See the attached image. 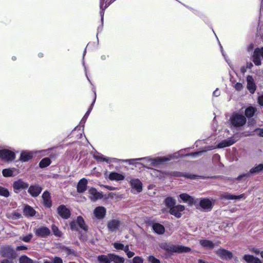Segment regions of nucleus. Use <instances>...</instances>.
I'll list each match as a JSON object with an SVG mask.
<instances>
[{"label":"nucleus","mask_w":263,"mask_h":263,"mask_svg":"<svg viewBox=\"0 0 263 263\" xmlns=\"http://www.w3.org/2000/svg\"><path fill=\"white\" fill-rule=\"evenodd\" d=\"M242 258L247 263H262L259 258L249 254H245Z\"/></svg>","instance_id":"obj_19"},{"label":"nucleus","mask_w":263,"mask_h":263,"mask_svg":"<svg viewBox=\"0 0 263 263\" xmlns=\"http://www.w3.org/2000/svg\"><path fill=\"white\" fill-rule=\"evenodd\" d=\"M42 189L39 185H31L28 189L29 193L33 197L37 196L41 192Z\"/></svg>","instance_id":"obj_17"},{"label":"nucleus","mask_w":263,"mask_h":263,"mask_svg":"<svg viewBox=\"0 0 263 263\" xmlns=\"http://www.w3.org/2000/svg\"><path fill=\"white\" fill-rule=\"evenodd\" d=\"M216 254L223 259H230L233 257V254L231 252L222 248L218 249L216 251Z\"/></svg>","instance_id":"obj_12"},{"label":"nucleus","mask_w":263,"mask_h":263,"mask_svg":"<svg viewBox=\"0 0 263 263\" xmlns=\"http://www.w3.org/2000/svg\"><path fill=\"white\" fill-rule=\"evenodd\" d=\"M58 213L64 219H68L70 216V210L64 205H61L58 208Z\"/></svg>","instance_id":"obj_11"},{"label":"nucleus","mask_w":263,"mask_h":263,"mask_svg":"<svg viewBox=\"0 0 263 263\" xmlns=\"http://www.w3.org/2000/svg\"><path fill=\"white\" fill-rule=\"evenodd\" d=\"M76 222H77L72 221L70 223V228L71 230H77Z\"/></svg>","instance_id":"obj_47"},{"label":"nucleus","mask_w":263,"mask_h":263,"mask_svg":"<svg viewBox=\"0 0 263 263\" xmlns=\"http://www.w3.org/2000/svg\"><path fill=\"white\" fill-rule=\"evenodd\" d=\"M42 198L44 205L47 207H50L51 205V202L49 193L47 191L44 192L42 195Z\"/></svg>","instance_id":"obj_25"},{"label":"nucleus","mask_w":263,"mask_h":263,"mask_svg":"<svg viewBox=\"0 0 263 263\" xmlns=\"http://www.w3.org/2000/svg\"><path fill=\"white\" fill-rule=\"evenodd\" d=\"M36 152H28V151H24L21 153V160L24 162L30 160L33 155L36 153Z\"/></svg>","instance_id":"obj_22"},{"label":"nucleus","mask_w":263,"mask_h":263,"mask_svg":"<svg viewBox=\"0 0 263 263\" xmlns=\"http://www.w3.org/2000/svg\"><path fill=\"white\" fill-rule=\"evenodd\" d=\"M77 223L80 227L85 231H87V227L86 226L83 218L81 216H79L77 219Z\"/></svg>","instance_id":"obj_32"},{"label":"nucleus","mask_w":263,"mask_h":263,"mask_svg":"<svg viewBox=\"0 0 263 263\" xmlns=\"http://www.w3.org/2000/svg\"><path fill=\"white\" fill-rule=\"evenodd\" d=\"M213 95L216 97L219 96L220 95V92L218 89H216L214 91Z\"/></svg>","instance_id":"obj_56"},{"label":"nucleus","mask_w":263,"mask_h":263,"mask_svg":"<svg viewBox=\"0 0 263 263\" xmlns=\"http://www.w3.org/2000/svg\"><path fill=\"white\" fill-rule=\"evenodd\" d=\"M235 142V141L232 139L224 140L220 142L217 145L209 146L207 147V148L203 151L205 152L215 149L216 148H223L227 146H229L234 144Z\"/></svg>","instance_id":"obj_5"},{"label":"nucleus","mask_w":263,"mask_h":263,"mask_svg":"<svg viewBox=\"0 0 263 263\" xmlns=\"http://www.w3.org/2000/svg\"><path fill=\"white\" fill-rule=\"evenodd\" d=\"M114 247L117 250H122L123 249V245L119 242H115L113 244Z\"/></svg>","instance_id":"obj_44"},{"label":"nucleus","mask_w":263,"mask_h":263,"mask_svg":"<svg viewBox=\"0 0 263 263\" xmlns=\"http://www.w3.org/2000/svg\"><path fill=\"white\" fill-rule=\"evenodd\" d=\"M110 254V262H114V263H123L124 259L119 256L116 255L114 254Z\"/></svg>","instance_id":"obj_28"},{"label":"nucleus","mask_w":263,"mask_h":263,"mask_svg":"<svg viewBox=\"0 0 263 263\" xmlns=\"http://www.w3.org/2000/svg\"><path fill=\"white\" fill-rule=\"evenodd\" d=\"M243 86L241 83H237L235 85V88L237 90H240L242 88Z\"/></svg>","instance_id":"obj_45"},{"label":"nucleus","mask_w":263,"mask_h":263,"mask_svg":"<svg viewBox=\"0 0 263 263\" xmlns=\"http://www.w3.org/2000/svg\"><path fill=\"white\" fill-rule=\"evenodd\" d=\"M33 231L35 235L41 237H45L50 234V230L46 227L35 228Z\"/></svg>","instance_id":"obj_7"},{"label":"nucleus","mask_w":263,"mask_h":263,"mask_svg":"<svg viewBox=\"0 0 263 263\" xmlns=\"http://www.w3.org/2000/svg\"><path fill=\"white\" fill-rule=\"evenodd\" d=\"M35 210L29 205H26L24 209V214L26 216H33L35 214Z\"/></svg>","instance_id":"obj_27"},{"label":"nucleus","mask_w":263,"mask_h":263,"mask_svg":"<svg viewBox=\"0 0 263 263\" xmlns=\"http://www.w3.org/2000/svg\"><path fill=\"white\" fill-rule=\"evenodd\" d=\"M28 186V183L24 181L22 179H18L14 181L13 184V190L16 193H19L22 190L27 189Z\"/></svg>","instance_id":"obj_6"},{"label":"nucleus","mask_w":263,"mask_h":263,"mask_svg":"<svg viewBox=\"0 0 263 263\" xmlns=\"http://www.w3.org/2000/svg\"><path fill=\"white\" fill-rule=\"evenodd\" d=\"M120 222L117 219H113L108 221L107 228L109 231L115 232L119 230L120 226Z\"/></svg>","instance_id":"obj_13"},{"label":"nucleus","mask_w":263,"mask_h":263,"mask_svg":"<svg viewBox=\"0 0 263 263\" xmlns=\"http://www.w3.org/2000/svg\"><path fill=\"white\" fill-rule=\"evenodd\" d=\"M147 259L148 263H161L160 260L153 255L148 256Z\"/></svg>","instance_id":"obj_40"},{"label":"nucleus","mask_w":263,"mask_h":263,"mask_svg":"<svg viewBox=\"0 0 263 263\" xmlns=\"http://www.w3.org/2000/svg\"><path fill=\"white\" fill-rule=\"evenodd\" d=\"M97 258L100 263H110V254L108 255H99Z\"/></svg>","instance_id":"obj_29"},{"label":"nucleus","mask_w":263,"mask_h":263,"mask_svg":"<svg viewBox=\"0 0 263 263\" xmlns=\"http://www.w3.org/2000/svg\"><path fill=\"white\" fill-rule=\"evenodd\" d=\"M185 210V207L182 205H177L172 207L170 210V213L177 218H180L181 215V212Z\"/></svg>","instance_id":"obj_9"},{"label":"nucleus","mask_w":263,"mask_h":263,"mask_svg":"<svg viewBox=\"0 0 263 263\" xmlns=\"http://www.w3.org/2000/svg\"><path fill=\"white\" fill-rule=\"evenodd\" d=\"M256 109L253 106H249L245 110V115L248 118H250L253 116Z\"/></svg>","instance_id":"obj_30"},{"label":"nucleus","mask_w":263,"mask_h":263,"mask_svg":"<svg viewBox=\"0 0 263 263\" xmlns=\"http://www.w3.org/2000/svg\"><path fill=\"white\" fill-rule=\"evenodd\" d=\"M258 102L260 105H263V95L259 96L258 98Z\"/></svg>","instance_id":"obj_48"},{"label":"nucleus","mask_w":263,"mask_h":263,"mask_svg":"<svg viewBox=\"0 0 263 263\" xmlns=\"http://www.w3.org/2000/svg\"><path fill=\"white\" fill-rule=\"evenodd\" d=\"M248 176V175L247 174H243V175H239L238 178H237V179L238 180H240L243 177H247Z\"/></svg>","instance_id":"obj_57"},{"label":"nucleus","mask_w":263,"mask_h":263,"mask_svg":"<svg viewBox=\"0 0 263 263\" xmlns=\"http://www.w3.org/2000/svg\"><path fill=\"white\" fill-rule=\"evenodd\" d=\"M43 263H51L48 260H44Z\"/></svg>","instance_id":"obj_64"},{"label":"nucleus","mask_w":263,"mask_h":263,"mask_svg":"<svg viewBox=\"0 0 263 263\" xmlns=\"http://www.w3.org/2000/svg\"><path fill=\"white\" fill-rule=\"evenodd\" d=\"M10 195V193L8 189L0 186V196L8 197Z\"/></svg>","instance_id":"obj_37"},{"label":"nucleus","mask_w":263,"mask_h":263,"mask_svg":"<svg viewBox=\"0 0 263 263\" xmlns=\"http://www.w3.org/2000/svg\"><path fill=\"white\" fill-rule=\"evenodd\" d=\"M133 263H143V259L140 257H135L133 259Z\"/></svg>","instance_id":"obj_43"},{"label":"nucleus","mask_w":263,"mask_h":263,"mask_svg":"<svg viewBox=\"0 0 263 263\" xmlns=\"http://www.w3.org/2000/svg\"><path fill=\"white\" fill-rule=\"evenodd\" d=\"M179 154L176 153L173 155H170L168 157H163L157 158H152L150 157H145L138 159V160H142L144 161V163L147 167L152 166H157L163 163L165 161H169L173 158H177Z\"/></svg>","instance_id":"obj_1"},{"label":"nucleus","mask_w":263,"mask_h":263,"mask_svg":"<svg viewBox=\"0 0 263 263\" xmlns=\"http://www.w3.org/2000/svg\"><path fill=\"white\" fill-rule=\"evenodd\" d=\"M27 248L26 246H18L16 248V250L20 251L23 250H26Z\"/></svg>","instance_id":"obj_49"},{"label":"nucleus","mask_w":263,"mask_h":263,"mask_svg":"<svg viewBox=\"0 0 263 263\" xmlns=\"http://www.w3.org/2000/svg\"><path fill=\"white\" fill-rule=\"evenodd\" d=\"M187 178H190L191 179H195L196 178L197 176L194 175H187L185 176Z\"/></svg>","instance_id":"obj_53"},{"label":"nucleus","mask_w":263,"mask_h":263,"mask_svg":"<svg viewBox=\"0 0 263 263\" xmlns=\"http://www.w3.org/2000/svg\"><path fill=\"white\" fill-rule=\"evenodd\" d=\"M94 157L98 161H105L107 162L110 161V159L105 157L103 155H95Z\"/></svg>","instance_id":"obj_39"},{"label":"nucleus","mask_w":263,"mask_h":263,"mask_svg":"<svg viewBox=\"0 0 263 263\" xmlns=\"http://www.w3.org/2000/svg\"><path fill=\"white\" fill-rule=\"evenodd\" d=\"M247 88L251 93H254L256 90V85L254 83V79L251 76L247 77Z\"/></svg>","instance_id":"obj_18"},{"label":"nucleus","mask_w":263,"mask_h":263,"mask_svg":"<svg viewBox=\"0 0 263 263\" xmlns=\"http://www.w3.org/2000/svg\"><path fill=\"white\" fill-rule=\"evenodd\" d=\"M15 169L6 168L2 171L3 175L5 177H11L13 176V172Z\"/></svg>","instance_id":"obj_34"},{"label":"nucleus","mask_w":263,"mask_h":263,"mask_svg":"<svg viewBox=\"0 0 263 263\" xmlns=\"http://www.w3.org/2000/svg\"><path fill=\"white\" fill-rule=\"evenodd\" d=\"M122 250H124L127 253L128 252V251H129V246H126L125 247H124L123 246V249Z\"/></svg>","instance_id":"obj_55"},{"label":"nucleus","mask_w":263,"mask_h":263,"mask_svg":"<svg viewBox=\"0 0 263 263\" xmlns=\"http://www.w3.org/2000/svg\"><path fill=\"white\" fill-rule=\"evenodd\" d=\"M1 263H13V262L7 259H4L1 262Z\"/></svg>","instance_id":"obj_58"},{"label":"nucleus","mask_w":263,"mask_h":263,"mask_svg":"<svg viewBox=\"0 0 263 263\" xmlns=\"http://www.w3.org/2000/svg\"><path fill=\"white\" fill-rule=\"evenodd\" d=\"M200 206L204 210L210 211L212 208V201L208 198H203L200 201Z\"/></svg>","instance_id":"obj_15"},{"label":"nucleus","mask_w":263,"mask_h":263,"mask_svg":"<svg viewBox=\"0 0 263 263\" xmlns=\"http://www.w3.org/2000/svg\"><path fill=\"white\" fill-rule=\"evenodd\" d=\"M6 248L8 249V250L9 251H10V252H12V248H11L10 247H7Z\"/></svg>","instance_id":"obj_61"},{"label":"nucleus","mask_w":263,"mask_h":263,"mask_svg":"<svg viewBox=\"0 0 263 263\" xmlns=\"http://www.w3.org/2000/svg\"><path fill=\"white\" fill-rule=\"evenodd\" d=\"M160 247L167 252L169 253H186L189 252L191 251V249L188 247L179 246V245H174L171 243H167L163 242L160 244Z\"/></svg>","instance_id":"obj_2"},{"label":"nucleus","mask_w":263,"mask_h":263,"mask_svg":"<svg viewBox=\"0 0 263 263\" xmlns=\"http://www.w3.org/2000/svg\"><path fill=\"white\" fill-rule=\"evenodd\" d=\"M20 263H39L37 261H33L32 259L28 257L27 256L23 255L20 257Z\"/></svg>","instance_id":"obj_33"},{"label":"nucleus","mask_w":263,"mask_h":263,"mask_svg":"<svg viewBox=\"0 0 263 263\" xmlns=\"http://www.w3.org/2000/svg\"><path fill=\"white\" fill-rule=\"evenodd\" d=\"M130 184L132 188V192L133 190L136 191L137 193H140L142 190V183L140 180L138 179H133L130 181Z\"/></svg>","instance_id":"obj_10"},{"label":"nucleus","mask_w":263,"mask_h":263,"mask_svg":"<svg viewBox=\"0 0 263 263\" xmlns=\"http://www.w3.org/2000/svg\"><path fill=\"white\" fill-rule=\"evenodd\" d=\"M15 215H16V217H17V218H20V217H21V215L20 214H18V213L16 214H15Z\"/></svg>","instance_id":"obj_62"},{"label":"nucleus","mask_w":263,"mask_h":263,"mask_svg":"<svg viewBox=\"0 0 263 263\" xmlns=\"http://www.w3.org/2000/svg\"><path fill=\"white\" fill-rule=\"evenodd\" d=\"M154 231L158 234H162L165 231L164 227L158 223H154L153 226Z\"/></svg>","instance_id":"obj_26"},{"label":"nucleus","mask_w":263,"mask_h":263,"mask_svg":"<svg viewBox=\"0 0 263 263\" xmlns=\"http://www.w3.org/2000/svg\"><path fill=\"white\" fill-rule=\"evenodd\" d=\"M52 231L54 234V235L57 237H61L62 235V233L61 231L58 229V228L55 225H52L51 227Z\"/></svg>","instance_id":"obj_38"},{"label":"nucleus","mask_w":263,"mask_h":263,"mask_svg":"<svg viewBox=\"0 0 263 263\" xmlns=\"http://www.w3.org/2000/svg\"><path fill=\"white\" fill-rule=\"evenodd\" d=\"M106 213V209L102 206L96 208L93 211V214L97 219H102L104 218Z\"/></svg>","instance_id":"obj_8"},{"label":"nucleus","mask_w":263,"mask_h":263,"mask_svg":"<svg viewBox=\"0 0 263 263\" xmlns=\"http://www.w3.org/2000/svg\"><path fill=\"white\" fill-rule=\"evenodd\" d=\"M175 199L171 197H168L165 199V205L170 209L172 207L174 206L175 205Z\"/></svg>","instance_id":"obj_31"},{"label":"nucleus","mask_w":263,"mask_h":263,"mask_svg":"<svg viewBox=\"0 0 263 263\" xmlns=\"http://www.w3.org/2000/svg\"><path fill=\"white\" fill-rule=\"evenodd\" d=\"M252 67H253V64H252V63H250L248 65V67L249 68H251Z\"/></svg>","instance_id":"obj_60"},{"label":"nucleus","mask_w":263,"mask_h":263,"mask_svg":"<svg viewBox=\"0 0 263 263\" xmlns=\"http://www.w3.org/2000/svg\"><path fill=\"white\" fill-rule=\"evenodd\" d=\"M87 180L86 178L81 179L78 182L77 191L79 193H83L86 190Z\"/></svg>","instance_id":"obj_21"},{"label":"nucleus","mask_w":263,"mask_h":263,"mask_svg":"<svg viewBox=\"0 0 263 263\" xmlns=\"http://www.w3.org/2000/svg\"><path fill=\"white\" fill-rule=\"evenodd\" d=\"M230 121L231 124L235 127L242 126L246 123L245 117L237 112H234L231 116Z\"/></svg>","instance_id":"obj_3"},{"label":"nucleus","mask_w":263,"mask_h":263,"mask_svg":"<svg viewBox=\"0 0 263 263\" xmlns=\"http://www.w3.org/2000/svg\"><path fill=\"white\" fill-rule=\"evenodd\" d=\"M261 257L263 259V251L260 252Z\"/></svg>","instance_id":"obj_63"},{"label":"nucleus","mask_w":263,"mask_h":263,"mask_svg":"<svg viewBox=\"0 0 263 263\" xmlns=\"http://www.w3.org/2000/svg\"><path fill=\"white\" fill-rule=\"evenodd\" d=\"M199 243L202 247L208 249H212L215 246V244L212 241L205 239H200Z\"/></svg>","instance_id":"obj_24"},{"label":"nucleus","mask_w":263,"mask_h":263,"mask_svg":"<svg viewBox=\"0 0 263 263\" xmlns=\"http://www.w3.org/2000/svg\"><path fill=\"white\" fill-rule=\"evenodd\" d=\"M33 235L30 233L26 236H22L20 237V239L23 240L24 242H28L30 241L31 238H32Z\"/></svg>","instance_id":"obj_41"},{"label":"nucleus","mask_w":263,"mask_h":263,"mask_svg":"<svg viewBox=\"0 0 263 263\" xmlns=\"http://www.w3.org/2000/svg\"><path fill=\"white\" fill-rule=\"evenodd\" d=\"M153 173L156 175H157V176H159L160 177H162V175H161V173L158 170H154L153 171Z\"/></svg>","instance_id":"obj_50"},{"label":"nucleus","mask_w":263,"mask_h":263,"mask_svg":"<svg viewBox=\"0 0 263 263\" xmlns=\"http://www.w3.org/2000/svg\"><path fill=\"white\" fill-rule=\"evenodd\" d=\"M53 263H63V261L60 257H55L53 259Z\"/></svg>","instance_id":"obj_46"},{"label":"nucleus","mask_w":263,"mask_h":263,"mask_svg":"<svg viewBox=\"0 0 263 263\" xmlns=\"http://www.w3.org/2000/svg\"><path fill=\"white\" fill-rule=\"evenodd\" d=\"M126 254L129 258H131L134 256L135 253L133 252L129 251H128V252L126 253Z\"/></svg>","instance_id":"obj_51"},{"label":"nucleus","mask_w":263,"mask_h":263,"mask_svg":"<svg viewBox=\"0 0 263 263\" xmlns=\"http://www.w3.org/2000/svg\"><path fill=\"white\" fill-rule=\"evenodd\" d=\"M246 197L245 194H242L236 196L234 195L228 193H226L222 195L221 198L222 199H226V200H240L241 199H245Z\"/></svg>","instance_id":"obj_14"},{"label":"nucleus","mask_w":263,"mask_h":263,"mask_svg":"<svg viewBox=\"0 0 263 263\" xmlns=\"http://www.w3.org/2000/svg\"><path fill=\"white\" fill-rule=\"evenodd\" d=\"M258 134L260 136L263 137V128L258 129L257 130Z\"/></svg>","instance_id":"obj_54"},{"label":"nucleus","mask_w":263,"mask_h":263,"mask_svg":"<svg viewBox=\"0 0 263 263\" xmlns=\"http://www.w3.org/2000/svg\"><path fill=\"white\" fill-rule=\"evenodd\" d=\"M104 187H105L106 189H107L110 191H113V190H115L116 189V188L115 187L108 186V185H105V186L104 185Z\"/></svg>","instance_id":"obj_52"},{"label":"nucleus","mask_w":263,"mask_h":263,"mask_svg":"<svg viewBox=\"0 0 263 263\" xmlns=\"http://www.w3.org/2000/svg\"><path fill=\"white\" fill-rule=\"evenodd\" d=\"M14 152L6 149L0 150V159L5 161H12L15 159Z\"/></svg>","instance_id":"obj_4"},{"label":"nucleus","mask_w":263,"mask_h":263,"mask_svg":"<svg viewBox=\"0 0 263 263\" xmlns=\"http://www.w3.org/2000/svg\"><path fill=\"white\" fill-rule=\"evenodd\" d=\"M108 178L111 181H119L123 180L125 179V176L122 174L112 172L108 174Z\"/></svg>","instance_id":"obj_16"},{"label":"nucleus","mask_w":263,"mask_h":263,"mask_svg":"<svg viewBox=\"0 0 263 263\" xmlns=\"http://www.w3.org/2000/svg\"><path fill=\"white\" fill-rule=\"evenodd\" d=\"M180 198L185 203L192 205L194 203V198L186 193L181 194L179 195Z\"/></svg>","instance_id":"obj_23"},{"label":"nucleus","mask_w":263,"mask_h":263,"mask_svg":"<svg viewBox=\"0 0 263 263\" xmlns=\"http://www.w3.org/2000/svg\"><path fill=\"white\" fill-rule=\"evenodd\" d=\"M91 107H90V108H89V109L87 111V112H86V114L85 115V116H84V118L86 119V118H87V117H88V115H89V114L90 111H91Z\"/></svg>","instance_id":"obj_59"},{"label":"nucleus","mask_w":263,"mask_h":263,"mask_svg":"<svg viewBox=\"0 0 263 263\" xmlns=\"http://www.w3.org/2000/svg\"><path fill=\"white\" fill-rule=\"evenodd\" d=\"M263 170V164H260L251 169L250 172L251 174L258 173Z\"/></svg>","instance_id":"obj_36"},{"label":"nucleus","mask_w":263,"mask_h":263,"mask_svg":"<svg viewBox=\"0 0 263 263\" xmlns=\"http://www.w3.org/2000/svg\"><path fill=\"white\" fill-rule=\"evenodd\" d=\"M88 192L90 194L89 198L92 201H95L101 197V194L95 188L91 187L89 189Z\"/></svg>","instance_id":"obj_20"},{"label":"nucleus","mask_w":263,"mask_h":263,"mask_svg":"<svg viewBox=\"0 0 263 263\" xmlns=\"http://www.w3.org/2000/svg\"><path fill=\"white\" fill-rule=\"evenodd\" d=\"M249 251H250L252 253H254L255 254H258L259 253L260 254V252H261L258 248L255 247H252V246L249 247Z\"/></svg>","instance_id":"obj_42"},{"label":"nucleus","mask_w":263,"mask_h":263,"mask_svg":"<svg viewBox=\"0 0 263 263\" xmlns=\"http://www.w3.org/2000/svg\"><path fill=\"white\" fill-rule=\"evenodd\" d=\"M50 163V159L48 158H45L40 161L39 165L41 167L43 168L49 165Z\"/></svg>","instance_id":"obj_35"}]
</instances>
